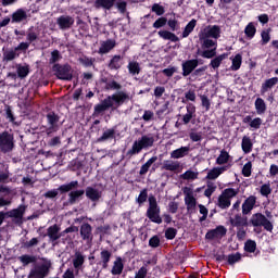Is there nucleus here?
<instances>
[{
  "mask_svg": "<svg viewBox=\"0 0 278 278\" xmlns=\"http://www.w3.org/2000/svg\"><path fill=\"white\" fill-rule=\"evenodd\" d=\"M151 10H152V12H155L156 16H162V15H164V12H166L164 7H162L160 3H154L152 5Z\"/></svg>",
  "mask_w": 278,
  "mask_h": 278,
  "instance_id": "0e129e2a",
  "label": "nucleus"
},
{
  "mask_svg": "<svg viewBox=\"0 0 278 278\" xmlns=\"http://www.w3.org/2000/svg\"><path fill=\"white\" fill-rule=\"evenodd\" d=\"M184 194L187 212H194V210H197V198H194V192L192 191V189L186 187L184 189Z\"/></svg>",
  "mask_w": 278,
  "mask_h": 278,
  "instance_id": "9b49d317",
  "label": "nucleus"
},
{
  "mask_svg": "<svg viewBox=\"0 0 278 278\" xmlns=\"http://www.w3.org/2000/svg\"><path fill=\"white\" fill-rule=\"evenodd\" d=\"M163 170H169L170 173H181L182 167H181V163H179V161H164L163 162V166H162Z\"/></svg>",
  "mask_w": 278,
  "mask_h": 278,
  "instance_id": "f3484780",
  "label": "nucleus"
},
{
  "mask_svg": "<svg viewBox=\"0 0 278 278\" xmlns=\"http://www.w3.org/2000/svg\"><path fill=\"white\" fill-rule=\"evenodd\" d=\"M147 216L152 223H156V225H162V217L160 216V206L157 205V200L153 195L149 198V207L147 211Z\"/></svg>",
  "mask_w": 278,
  "mask_h": 278,
  "instance_id": "423d86ee",
  "label": "nucleus"
},
{
  "mask_svg": "<svg viewBox=\"0 0 278 278\" xmlns=\"http://www.w3.org/2000/svg\"><path fill=\"white\" fill-rule=\"evenodd\" d=\"M137 153H140V139H137L134 142L132 148L128 150L127 155H137Z\"/></svg>",
  "mask_w": 278,
  "mask_h": 278,
  "instance_id": "5fc2aeb1",
  "label": "nucleus"
},
{
  "mask_svg": "<svg viewBox=\"0 0 278 278\" xmlns=\"http://www.w3.org/2000/svg\"><path fill=\"white\" fill-rule=\"evenodd\" d=\"M121 88H123V86H121L116 80H110L105 85L106 90H121Z\"/></svg>",
  "mask_w": 278,
  "mask_h": 278,
  "instance_id": "680f3d73",
  "label": "nucleus"
},
{
  "mask_svg": "<svg viewBox=\"0 0 278 278\" xmlns=\"http://www.w3.org/2000/svg\"><path fill=\"white\" fill-rule=\"evenodd\" d=\"M159 36L163 40H170V42H179V37H177V35H175V33H172L168 30H160Z\"/></svg>",
  "mask_w": 278,
  "mask_h": 278,
  "instance_id": "58836bf2",
  "label": "nucleus"
},
{
  "mask_svg": "<svg viewBox=\"0 0 278 278\" xmlns=\"http://www.w3.org/2000/svg\"><path fill=\"white\" fill-rule=\"evenodd\" d=\"M197 66H199V60H197V59L188 60V61L184 62L182 63L184 77H188V75H190V73H192V71H194V68H197Z\"/></svg>",
  "mask_w": 278,
  "mask_h": 278,
  "instance_id": "aec40b11",
  "label": "nucleus"
},
{
  "mask_svg": "<svg viewBox=\"0 0 278 278\" xmlns=\"http://www.w3.org/2000/svg\"><path fill=\"white\" fill-rule=\"evenodd\" d=\"M75 188H79V181L72 180L71 182L59 186L58 189L47 191L43 193V197L45 199H55L60 193L66 194V192H71V190H75Z\"/></svg>",
  "mask_w": 278,
  "mask_h": 278,
  "instance_id": "39448f33",
  "label": "nucleus"
},
{
  "mask_svg": "<svg viewBox=\"0 0 278 278\" xmlns=\"http://www.w3.org/2000/svg\"><path fill=\"white\" fill-rule=\"evenodd\" d=\"M110 108H112V104L110 100L105 98L101 101V103L94 105L92 116H100V114H103V112H108Z\"/></svg>",
  "mask_w": 278,
  "mask_h": 278,
  "instance_id": "a211bd4d",
  "label": "nucleus"
},
{
  "mask_svg": "<svg viewBox=\"0 0 278 278\" xmlns=\"http://www.w3.org/2000/svg\"><path fill=\"white\" fill-rule=\"evenodd\" d=\"M52 266L51 260L42 258V263H37L30 268L28 278H47Z\"/></svg>",
  "mask_w": 278,
  "mask_h": 278,
  "instance_id": "f257e3e1",
  "label": "nucleus"
},
{
  "mask_svg": "<svg viewBox=\"0 0 278 278\" xmlns=\"http://www.w3.org/2000/svg\"><path fill=\"white\" fill-rule=\"evenodd\" d=\"M277 84H278V78L277 77L266 79L264 81V84H262L261 94H264V93L268 92V90H270L271 88H275V86H277Z\"/></svg>",
  "mask_w": 278,
  "mask_h": 278,
  "instance_id": "473e14b6",
  "label": "nucleus"
},
{
  "mask_svg": "<svg viewBox=\"0 0 278 278\" xmlns=\"http://www.w3.org/2000/svg\"><path fill=\"white\" fill-rule=\"evenodd\" d=\"M255 203H257V198L255 195H250L242 204V214L247 216V214H251L253 207H255Z\"/></svg>",
  "mask_w": 278,
  "mask_h": 278,
  "instance_id": "412c9836",
  "label": "nucleus"
},
{
  "mask_svg": "<svg viewBox=\"0 0 278 278\" xmlns=\"http://www.w3.org/2000/svg\"><path fill=\"white\" fill-rule=\"evenodd\" d=\"M14 147H16L14 134L7 130L0 132V153H3L4 155L12 153L14 151Z\"/></svg>",
  "mask_w": 278,
  "mask_h": 278,
  "instance_id": "f03ea898",
  "label": "nucleus"
},
{
  "mask_svg": "<svg viewBox=\"0 0 278 278\" xmlns=\"http://www.w3.org/2000/svg\"><path fill=\"white\" fill-rule=\"evenodd\" d=\"M80 238L85 242H92L94 235H92V226L89 223H83L80 225Z\"/></svg>",
  "mask_w": 278,
  "mask_h": 278,
  "instance_id": "2eb2a0df",
  "label": "nucleus"
},
{
  "mask_svg": "<svg viewBox=\"0 0 278 278\" xmlns=\"http://www.w3.org/2000/svg\"><path fill=\"white\" fill-rule=\"evenodd\" d=\"M255 249H257V244L253 240H248L244 244V250L248 253H255Z\"/></svg>",
  "mask_w": 278,
  "mask_h": 278,
  "instance_id": "bf43d9fd",
  "label": "nucleus"
},
{
  "mask_svg": "<svg viewBox=\"0 0 278 278\" xmlns=\"http://www.w3.org/2000/svg\"><path fill=\"white\" fill-rule=\"evenodd\" d=\"M128 71L130 75H138L140 73V64L138 62H129L128 63Z\"/></svg>",
  "mask_w": 278,
  "mask_h": 278,
  "instance_id": "864d4df0",
  "label": "nucleus"
},
{
  "mask_svg": "<svg viewBox=\"0 0 278 278\" xmlns=\"http://www.w3.org/2000/svg\"><path fill=\"white\" fill-rule=\"evenodd\" d=\"M229 162H231V155H229V152L226 150H222L215 164H217V166H229Z\"/></svg>",
  "mask_w": 278,
  "mask_h": 278,
  "instance_id": "393cba45",
  "label": "nucleus"
},
{
  "mask_svg": "<svg viewBox=\"0 0 278 278\" xmlns=\"http://www.w3.org/2000/svg\"><path fill=\"white\" fill-rule=\"evenodd\" d=\"M252 170H253V163H251V161H249L248 163H245L243 165V168H242L243 177H251Z\"/></svg>",
  "mask_w": 278,
  "mask_h": 278,
  "instance_id": "6e6d98bb",
  "label": "nucleus"
},
{
  "mask_svg": "<svg viewBox=\"0 0 278 278\" xmlns=\"http://www.w3.org/2000/svg\"><path fill=\"white\" fill-rule=\"evenodd\" d=\"M200 41L202 42V49H216L217 41L216 39H211V37H203V35L199 34Z\"/></svg>",
  "mask_w": 278,
  "mask_h": 278,
  "instance_id": "2f4dec72",
  "label": "nucleus"
},
{
  "mask_svg": "<svg viewBox=\"0 0 278 278\" xmlns=\"http://www.w3.org/2000/svg\"><path fill=\"white\" fill-rule=\"evenodd\" d=\"M200 35L206 38H213V40H218V38H220V26H206L202 31H200Z\"/></svg>",
  "mask_w": 278,
  "mask_h": 278,
  "instance_id": "ddd939ff",
  "label": "nucleus"
},
{
  "mask_svg": "<svg viewBox=\"0 0 278 278\" xmlns=\"http://www.w3.org/2000/svg\"><path fill=\"white\" fill-rule=\"evenodd\" d=\"M52 72L56 76V79H61L62 81H73V67L71 64H54L52 66Z\"/></svg>",
  "mask_w": 278,
  "mask_h": 278,
  "instance_id": "7ed1b4c3",
  "label": "nucleus"
},
{
  "mask_svg": "<svg viewBox=\"0 0 278 278\" xmlns=\"http://www.w3.org/2000/svg\"><path fill=\"white\" fill-rule=\"evenodd\" d=\"M23 21H27V12L23 9H17L11 15V23H23Z\"/></svg>",
  "mask_w": 278,
  "mask_h": 278,
  "instance_id": "cd10ccee",
  "label": "nucleus"
},
{
  "mask_svg": "<svg viewBox=\"0 0 278 278\" xmlns=\"http://www.w3.org/2000/svg\"><path fill=\"white\" fill-rule=\"evenodd\" d=\"M240 189L227 188L225 189L217 200V205L220 210H227L231 207V199L238 197Z\"/></svg>",
  "mask_w": 278,
  "mask_h": 278,
  "instance_id": "20e7f679",
  "label": "nucleus"
},
{
  "mask_svg": "<svg viewBox=\"0 0 278 278\" xmlns=\"http://www.w3.org/2000/svg\"><path fill=\"white\" fill-rule=\"evenodd\" d=\"M241 149L245 154H249L251 151H253V141L251 140V137L244 136L242 138Z\"/></svg>",
  "mask_w": 278,
  "mask_h": 278,
  "instance_id": "e433bc0d",
  "label": "nucleus"
},
{
  "mask_svg": "<svg viewBox=\"0 0 278 278\" xmlns=\"http://www.w3.org/2000/svg\"><path fill=\"white\" fill-rule=\"evenodd\" d=\"M56 25H59V29L66 31V29H71L75 25V18L71 15H61L56 18Z\"/></svg>",
  "mask_w": 278,
  "mask_h": 278,
  "instance_id": "4468645a",
  "label": "nucleus"
},
{
  "mask_svg": "<svg viewBox=\"0 0 278 278\" xmlns=\"http://www.w3.org/2000/svg\"><path fill=\"white\" fill-rule=\"evenodd\" d=\"M153 142L155 139L151 136H143L140 140V149H149V147H153Z\"/></svg>",
  "mask_w": 278,
  "mask_h": 278,
  "instance_id": "de8ad7c7",
  "label": "nucleus"
},
{
  "mask_svg": "<svg viewBox=\"0 0 278 278\" xmlns=\"http://www.w3.org/2000/svg\"><path fill=\"white\" fill-rule=\"evenodd\" d=\"M121 66H123V56H121V54H116L109 62V68L110 71H118Z\"/></svg>",
  "mask_w": 278,
  "mask_h": 278,
  "instance_id": "f704fd0d",
  "label": "nucleus"
},
{
  "mask_svg": "<svg viewBox=\"0 0 278 278\" xmlns=\"http://www.w3.org/2000/svg\"><path fill=\"white\" fill-rule=\"evenodd\" d=\"M214 192H216V185H214L213 182H208L204 191V197H207V199H210L212 194H214Z\"/></svg>",
  "mask_w": 278,
  "mask_h": 278,
  "instance_id": "13d9d810",
  "label": "nucleus"
},
{
  "mask_svg": "<svg viewBox=\"0 0 278 278\" xmlns=\"http://www.w3.org/2000/svg\"><path fill=\"white\" fill-rule=\"evenodd\" d=\"M194 27H197V20H191L185 27L182 31V38H188L191 31H194Z\"/></svg>",
  "mask_w": 278,
  "mask_h": 278,
  "instance_id": "49530a36",
  "label": "nucleus"
},
{
  "mask_svg": "<svg viewBox=\"0 0 278 278\" xmlns=\"http://www.w3.org/2000/svg\"><path fill=\"white\" fill-rule=\"evenodd\" d=\"M26 40H28L29 45H30V42H36V40H38V34H36V31H34V27H30L28 29V33L26 35Z\"/></svg>",
  "mask_w": 278,
  "mask_h": 278,
  "instance_id": "052dcab7",
  "label": "nucleus"
},
{
  "mask_svg": "<svg viewBox=\"0 0 278 278\" xmlns=\"http://www.w3.org/2000/svg\"><path fill=\"white\" fill-rule=\"evenodd\" d=\"M20 56H21V53L17 52L16 48L5 51L3 53L4 62H12V60H16V58H20Z\"/></svg>",
  "mask_w": 278,
  "mask_h": 278,
  "instance_id": "a19ab883",
  "label": "nucleus"
},
{
  "mask_svg": "<svg viewBox=\"0 0 278 278\" xmlns=\"http://www.w3.org/2000/svg\"><path fill=\"white\" fill-rule=\"evenodd\" d=\"M61 60H62V54L60 53V50H53L49 59V64H53V66H55V64H60L58 62H60Z\"/></svg>",
  "mask_w": 278,
  "mask_h": 278,
  "instance_id": "8fccbe9b",
  "label": "nucleus"
},
{
  "mask_svg": "<svg viewBox=\"0 0 278 278\" xmlns=\"http://www.w3.org/2000/svg\"><path fill=\"white\" fill-rule=\"evenodd\" d=\"M186 110H187V113L182 115L184 125H188V123H190V121H192V118L197 116V106H194V104H188L186 106Z\"/></svg>",
  "mask_w": 278,
  "mask_h": 278,
  "instance_id": "b1692460",
  "label": "nucleus"
},
{
  "mask_svg": "<svg viewBox=\"0 0 278 278\" xmlns=\"http://www.w3.org/2000/svg\"><path fill=\"white\" fill-rule=\"evenodd\" d=\"M60 226L58 224H54L47 229V236L50 238L51 242H56V240H60Z\"/></svg>",
  "mask_w": 278,
  "mask_h": 278,
  "instance_id": "bb28decb",
  "label": "nucleus"
},
{
  "mask_svg": "<svg viewBox=\"0 0 278 278\" xmlns=\"http://www.w3.org/2000/svg\"><path fill=\"white\" fill-rule=\"evenodd\" d=\"M250 223L253 227H264L266 231H273V223H270V220H268L262 213L252 215Z\"/></svg>",
  "mask_w": 278,
  "mask_h": 278,
  "instance_id": "0eeeda50",
  "label": "nucleus"
},
{
  "mask_svg": "<svg viewBox=\"0 0 278 278\" xmlns=\"http://www.w3.org/2000/svg\"><path fill=\"white\" fill-rule=\"evenodd\" d=\"M244 34H245L247 38H249L250 40L255 38V34H257V28H255V24H253V22H250L245 26Z\"/></svg>",
  "mask_w": 278,
  "mask_h": 278,
  "instance_id": "c03bdc74",
  "label": "nucleus"
},
{
  "mask_svg": "<svg viewBox=\"0 0 278 278\" xmlns=\"http://www.w3.org/2000/svg\"><path fill=\"white\" fill-rule=\"evenodd\" d=\"M115 3H116V0H96L94 8H97V10L101 8H103L104 10H112Z\"/></svg>",
  "mask_w": 278,
  "mask_h": 278,
  "instance_id": "c9c22d12",
  "label": "nucleus"
},
{
  "mask_svg": "<svg viewBox=\"0 0 278 278\" xmlns=\"http://www.w3.org/2000/svg\"><path fill=\"white\" fill-rule=\"evenodd\" d=\"M79 62L85 66L86 68H90L94 64L93 58L83 56L79 59Z\"/></svg>",
  "mask_w": 278,
  "mask_h": 278,
  "instance_id": "e2e57ef3",
  "label": "nucleus"
},
{
  "mask_svg": "<svg viewBox=\"0 0 278 278\" xmlns=\"http://www.w3.org/2000/svg\"><path fill=\"white\" fill-rule=\"evenodd\" d=\"M27 75H29V65H17V77H20V79H25V77H27Z\"/></svg>",
  "mask_w": 278,
  "mask_h": 278,
  "instance_id": "09e8293b",
  "label": "nucleus"
},
{
  "mask_svg": "<svg viewBox=\"0 0 278 278\" xmlns=\"http://www.w3.org/2000/svg\"><path fill=\"white\" fill-rule=\"evenodd\" d=\"M232 225H233V227H237V229L248 227L249 226V219H247V217H242V216L238 215L232 220Z\"/></svg>",
  "mask_w": 278,
  "mask_h": 278,
  "instance_id": "a18cd8bd",
  "label": "nucleus"
},
{
  "mask_svg": "<svg viewBox=\"0 0 278 278\" xmlns=\"http://www.w3.org/2000/svg\"><path fill=\"white\" fill-rule=\"evenodd\" d=\"M261 45H268L270 42V29L261 33Z\"/></svg>",
  "mask_w": 278,
  "mask_h": 278,
  "instance_id": "4d7b16f0",
  "label": "nucleus"
},
{
  "mask_svg": "<svg viewBox=\"0 0 278 278\" xmlns=\"http://www.w3.org/2000/svg\"><path fill=\"white\" fill-rule=\"evenodd\" d=\"M0 184H10V170L8 168L0 172Z\"/></svg>",
  "mask_w": 278,
  "mask_h": 278,
  "instance_id": "69168bd1",
  "label": "nucleus"
},
{
  "mask_svg": "<svg viewBox=\"0 0 278 278\" xmlns=\"http://www.w3.org/2000/svg\"><path fill=\"white\" fill-rule=\"evenodd\" d=\"M240 260H242V255L240 253H235V254H230L228 255V264H238V262H240Z\"/></svg>",
  "mask_w": 278,
  "mask_h": 278,
  "instance_id": "338daca9",
  "label": "nucleus"
},
{
  "mask_svg": "<svg viewBox=\"0 0 278 278\" xmlns=\"http://www.w3.org/2000/svg\"><path fill=\"white\" fill-rule=\"evenodd\" d=\"M48 125H50L47 129V135L53 134V131H58V123H60V115H58L55 112L50 111L46 115Z\"/></svg>",
  "mask_w": 278,
  "mask_h": 278,
  "instance_id": "f8f14e48",
  "label": "nucleus"
},
{
  "mask_svg": "<svg viewBox=\"0 0 278 278\" xmlns=\"http://www.w3.org/2000/svg\"><path fill=\"white\" fill-rule=\"evenodd\" d=\"M227 233V229L224 226H218L216 229L210 230L205 238L207 240H214L216 238H223Z\"/></svg>",
  "mask_w": 278,
  "mask_h": 278,
  "instance_id": "4be33fe9",
  "label": "nucleus"
},
{
  "mask_svg": "<svg viewBox=\"0 0 278 278\" xmlns=\"http://www.w3.org/2000/svg\"><path fill=\"white\" fill-rule=\"evenodd\" d=\"M22 266L27 267L29 264H36L38 262V256L31 254H23L17 257Z\"/></svg>",
  "mask_w": 278,
  "mask_h": 278,
  "instance_id": "c756f323",
  "label": "nucleus"
},
{
  "mask_svg": "<svg viewBox=\"0 0 278 278\" xmlns=\"http://www.w3.org/2000/svg\"><path fill=\"white\" fill-rule=\"evenodd\" d=\"M241 66H242V55L236 54V56L232 59L231 71H240Z\"/></svg>",
  "mask_w": 278,
  "mask_h": 278,
  "instance_id": "603ef678",
  "label": "nucleus"
},
{
  "mask_svg": "<svg viewBox=\"0 0 278 278\" xmlns=\"http://www.w3.org/2000/svg\"><path fill=\"white\" fill-rule=\"evenodd\" d=\"M116 139V126L112 127V128H106L102 136H100L97 139V142H108L110 140H114Z\"/></svg>",
  "mask_w": 278,
  "mask_h": 278,
  "instance_id": "6ab92c4d",
  "label": "nucleus"
},
{
  "mask_svg": "<svg viewBox=\"0 0 278 278\" xmlns=\"http://www.w3.org/2000/svg\"><path fill=\"white\" fill-rule=\"evenodd\" d=\"M26 210L27 206H25V204H21L18 207L4 213L7 214V218H14L13 223H15V225H23V216H25Z\"/></svg>",
  "mask_w": 278,
  "mask_h": 278,
  "instance_id": "6e6552de",
  "label": "nucleus"
},
{
  "mask_svg": "<svg viewBox=\"0 0 278 278\" xmlns=\"http://www.w3.org/2000/svg\"><path fill=\"white\" fill-rule=\"evenodd\" d=\"M110 260H112V252L109 250H102L100 252V262L98 263V265L102 266V270L108 269Z\"/></svg>",
  "mask_w": 278,
  "mask_h": 278,
  "instance_id": "5701e85b",
  "label": "nucleus"
},
{
  "mask_svg": "<svg viewBox=\"0 0 278 278\" xmlns=\"http://www.w3.org/2000/svg\"><path fill=\"white\" fill-rule=\"evenodd\" d=\"M4 116L9 123H12L13 125H18L16 123V116H14V111L12 110V106L10 104L4 105Z\"/></svg>",
  "mask_w": 278,
  "mask_h": 278,
  "instance_id": "ea45409f",
  "label": "nucleus"
},
{
  "mask_svg": "<svg viewBox=\"0 0 278 278\" xmlns=\"http://www.w3.org/2000/svg\"><path fill=\"white\" fill-rule=\"evenodd\" d=\"M129 99V96L123 91H118L116 93H113L112 96L106 97V101H110L111 108L113 110H116V108H121L123 103H125L126 100Z\"/></svg>",
  "mask_w": 278,
  "mask_h": 278,
  "instance_id": "9d476101",
  "label": "nucleus"
},
{
  "mask_svg": "<svg viewBox=\"0 0 278 278\" xmlns=\"http://www.w3.org/2000/svg\"><path fill=\"white\" fill-rule=\"evenodd\" d=\"M231 168V165H225L220 167H213L207 172L206 179L215 180L218 179L219 175H223V173H227Z\"/></svg>",
  "mask_w": 278,
  "mask_h": 278,
  "instance_id": "dca6fc26",
  "label": "nucleus"
},
{
  "mask_svg": "<svg viewBox=\"0 0 278 278\" xmlns=\"http://www.w3.org/2000/svg\"><path fill=\"white\" fill-rule=\"evenodd\" d=\"M124 268H125V265L123 264V258L121 256H117L113 263L111 274L112 275H123Z\"/></svg>",
  "mask_w": 278,
  "mask_h": 278,
  "instance_id": "72a5a7b5",
  "label": "nucleus"
},
{
  "mask_svg": "<svg viewBox=\"0 0 278 278\" xmlns=\"http://www.w3.org/2000/svg\"><path fill=\"white\" fill-rule=\"evenodd\" d=\"M256 113L262 115L266 113V102L262 98H257L254 102Z\"/></svg>",
  "mask_w": 278,
  "mask_h": 278,
  "instance_id": "37998d69",
  "label": "nucleus"
},
{
  "mask_svg": "<svg viewBox=\"0 0 278 278\" xmlns=\"http://www.w3.org/2000/svg\"><path fill=\"white\" fill-rule=\"evenodd\" d=\"M190 153V147H181L172 151L170 157L172 160H181V157H186Z\"/></svg>",
  "mask_w": 278,
  "mask_h": 278,
  "instance_id": "7c9ffc66",
  "label": "nucleus"
},
{
  "mask_svg": "<svg viewBox=\"0 0 278 278\" xmlns=\"http://www.w3.org/2000/svg\"><path fill=\"white\" fill-rule=\"evenodd\" d=\"M180 179H184L185 181H194V179H199V172L188 169L180 175Z\"/></svg>",
  "mask_w": 278,
  "mask_h": 278,
  "instance_id": "79ce46f5",
  "label": "nucleus"
},
{
  "mask_svg": "<svg viewBox=\"0 0 278 278\" xmlns=\"http://www.w3.org/2000/svg\"><path fill=\"white\" fill-rule=\"evenodd\" d=\"M85 194L89 201L97 203L99 199H101V192H99L94 187H87L85 190Z\"/></svg>",
  "mask_w": 278,
  "mask_h": 278,
  "instance_id": "c85d7f7f",
  "label": "nucleus"
},
{
  "mask_svg": "<svg viewBox=\"0 0 278 278\" xmlns=\"http://www.w3.org/2000/svg\"><path fill=\"white\" fill-rule=\"evenodd\" d=\"M84 262H86L84 254H81V252H76L73 258V266L75 270H81V266H84Z\"/></svg>",
  "mask_w": 278,
  "mask_h": 278,
  "instance_id": "4c0bfd02",
  "label": "nucleus"
},
{
  "mask_svg": "<svg viewBox=\"0 0 278 278\" xmlns=\"http://www.w3.org/2000/svg\"><path fill=\"white\" fill-rule=\"evenodd\" d=\"M114 47H116V41L113 39H108L101 43L98 53L100 55H104L105 53H110Z\"/></svg>",
  "mask_w": 278,
  "mask_h": 278,
  "instance_id": "a878e982",
  "label": "nucleus"
},
{
  "mask_svg": "<svg viewBox=\"0 0 278 278\" xmlns=\"http://www.w3.org/2000/svg\"><path fill=\"white\" fill-rule=\"evenodd\" d=\"M223 60H227V53L220 54L211 61L212 68H218L223 64Z\"/></svg>",
  "mask_w": 278,
  "mask_h": 278,
  "instance_id": "3c124183",
  "label": "nucleus"
},
{
  "mask_svg": "<svg viewBox=\"0 0 278 278\" xmlns=\"http://www.w3.org/2000/svg\"><path fill=\"white\" fill-rule=\"evenodd\" d=\"M40 240L38 238H33L29 241L23 243L24 249H31L33 247H38Z\"/></svg>",
  "mask_w": 278,
  "mask_h": 278,
  "instance_id": "774afa93",
  "label": "nucleus"
},
{
  "mask_svg": "<svg viewBox=\"0 0 278 278\" xmlns=\"http://www.w3.org/2000/svg\"><path fill=\"white\" fill-rule=\"evenodd\" d=\"M67 201L66 205H77L80 201H84V194H86V190L84 189H72L67 191Z\"/></svg>",
  "mask_w": 278,
  "mask_h": 278,
  "instance_id": "1a4fd4ad",
  "label": "nucleus"
}]
</instances>
